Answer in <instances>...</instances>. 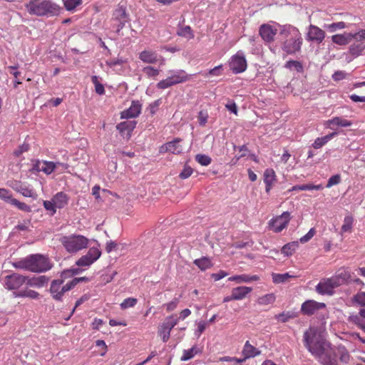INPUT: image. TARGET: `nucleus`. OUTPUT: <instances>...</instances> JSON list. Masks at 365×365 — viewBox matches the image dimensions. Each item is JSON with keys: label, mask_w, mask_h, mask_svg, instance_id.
<instances>
[{"label": "nucleus", "mask_w": 365, "mask_h": 365, "mask_svg": "<svg viewBox=\"0 0 365 365\" xmlns=\"http://www.w3.org/2000/svg\"><path fill=\"white\" fill-rule=\"evenodd\" d=\"M337 135L336 132L331 133L325 136H323L322 138H317L314 143L312 144V146L315 149H319L322 148L323 145H324L329 140L332 139L334 136Z\"/></svg>", "instance_id": "32"}, {"label": "nucleus", "mask_w": 365, "mask_h": 365, "mask_svg": "<svg viewBox=\"0 0 365 365\" xmlns=\"http://www.w3.org/2000/svg\"><path fill=\"white\" fill-rule=\"evenodd\" d=\"M48 282V278L46 276H39L29 277H26V284L29 287L41 288L43 287Z\"/></svg>", "instance_id": "26"}, {"label": "nucleus", "mask_w": 365, "mask_h": 365, "mask_svg": "<svg viewBox=\"0 0 365 365\" xmlns=\"http://www.w3.org/2000/svg\"><path fill=\"white\" fill-rule=\"evenodd\" d=\"M349 36H350L351 41L355 39L357 41H365V29L355 34L349 33Z\"/></svg>", "instance_id": "54"}, {"label": "nucleus", "mask_w": 365, "mask_h": 365, "mask_svg": "<svg viewBox=\"0 0 365 365\" xmlns=\"http://www.w3.org/2000/svg\"><path fill=\"white\" fill-rule=\"evenodd\" d=\"M101 255V251L98 247H91L85 256L92 262H95L100 258Z\"/></svg>", "instance_id": "43"}, {"label": "nucleus", "mask_w": 365, "mask_h": 365, "mask_svg": "<svg viewBox=\"0 0 365 365\" xmlns=\"http://www.w3.org/2000/svg\"><path fill=\"white\" fill-rule=\"evenodd\" d=\"M200 353H202V349H199L197 346H193L189 349L183 350L180 360L182 361H188L192 359L197 354Z\"/></svg>", "instance_id": "30"}, {"label": "nucleus", "mask_w": 365, "mask_h": 365, "mask_svg": "<svg viewBox=\"0 0 365 365\" xmlns=\"http://www.w3.org/2000/svg\"><path fill=\"white\" fill-rule=\"evenodd\" d=\"M279 42L282 50L287 55L299 53L303 38L299 30L290 24L279 26Z\"/></svg>", "instance_id": "2"}, {"label": "nucleus", "mask_w": 365, "mask_h": 365, "mask_svg": "<svg viewBox=\"0 0 365 365\" xmlns=\"http://www.w3.org/2000/svg\"><path fill=\"white\" fill-rule=\"evenodd\" d=\"M70 272H72L73 274L78 273L77 269L66 270L62 272L61 278ZM72 289L73 288L69 282L64 284V280L63 279H53L51 282L49 292L53 299L57 302H62L65 293Z\"/></svg>", "instance_id": "5"}, {"label": "nucleus", "mask_w": 365, "mask_h": 365, "mask_svg": "<svg viewBox=\"0 0 365 365\" xmlns=\"http://www.w3.org/2000/svg\"><path fill=\"white\" fill-rule=\"evenodd\" d=\"M26 8L30 14L36 16H53L59 11V6L50 0H32Z\"/></svg>", "instance_id": "4"}, {"label": "nucleus", "mask_w": 365, "mask_h": 365, "mask_svg": "<svg viewBox=\"0 0 365 365\" xmlns=\"http://www.w3.org/2000/svg\"><path fill=\"white\" fill-rule=\"evenodd\" d=\"M92 264H93L92 260L88 259L85 255H83L76 262V264L78 267H88Z\"/></svg>", "instance_id": "64"}, {"label": "nucleus", "mask_w": 365, "mask_h": 365, "mask_svg": "<svg viewBox=\"0 0 365 365\" xmlns=\"http://www.w3.org/2000/svg\"><path fill=\"white\" fill-rule=\"evenodd\" d=\"M179 304V299L175 298L171 302L166 303L163 305L165 307L168 312H170L175 310Z\"/></svg>", "instance_id": "57"}, {"label": "nucleus", "mask_w": 365, "mask_h": 365, "mask_svg": "<svg viewBox=\"0 0 365 365\" xmlns=\"http://www.w3.org/2000/svg\"><path fill=\"white\" fill-rule=\"evenodd\" d=\"M322 189H323V186L321 184L317 185H314L312 184H304V185H294V186L292 187V188H290L288 191L291 192V191H294V190H322Z\"/></svg>", "instance_id": "35"}, {"label": "nucleus", "mask_w": 365, "mask_h": 365, "mask_svg": "<svg viewBox=\"0 0 365 365\" xmlns=\"http://www.w3.org/2000/svg\"><path fill=\"white\" fill-rule=\"evenodd\" d=\"M142 106L139 101H133L130 108L122 111L120 113V118L128 119L136 118L141 112Z\"/></svg>", "instance_id": "21"}, {"label": "nucleus", "mask_w": 365, "mask_h": 365, "mask_svg": "<svg viewBox=\"0 0 365 365\" xmlns=\"http://www.w3.org/2000/svg\"><path fill=\"white\" fill-rule=\"evenodd\" d=\"M59 241L69 253H76L86 248L89 242L87 237L81 235L63 236Z\"/></svg>", "instance_id": "6"}, {"label": "nucleus", "mask_w": 365, "mask_h": 365, "mask_svg": "<svg viewBox=\"0 0 365 365\" xmlns=\"http://www.w3.org/2000/svg\"><path fill=\"white\" fill-rule=\"evenodd\" d=\"M277 176L272 169H266L264 173V182L265 184V190L269 192L274 182L277 180Z\"/></svg>", "instance_id": "24"}, {"label": "nucleus", "mask_w": 365, "mask_h": 365, "mask_svg": "<svg viewBox=\"0 0 365 365\" xmlns=\"http://www.w3.org/2000/svg\"><path fill=\"white\" fill-rule=\"evenodd\" d=\"M338 287L332 277L324 279L316 286L317 293L324 295H332L335 288Z\"/></svg>", "instance_id": "17"}, {"label": "nucleus", "mask_w": 365, "mask_h": 365, "mask_svg": "<svg viewBox=\"0 0 365 365\" xmlns=\"http://www.w3.org/2000/svg\"><path fill=\"white\" fill-rule=\"evenodd\" d=\"M178 323V319L174 315L167 317L164 322L158 327V335L161 337L163 342H167L170 336L172 329Z\"/></svg>", "instance_id": "9"}, {"label": "nucleus", "mask_w": 365, "mask_h": 365, "mask_svg": "<svg viewBox=\"0 0 365 365\" xmlns=\"http://www.w3.org/2000/svg\"><path fill=\"white\" fill-rule=\"evenodd\" d=\"M12 195L10 191L5 188H0V199L9 202L11 198Z\"/></svg>", "instance_id": "61"}, {"label": "nucleus", "mask_w": 365, "mask_h": 365, "mask_svg": "<svg viewBox=\"0 0 365 365\" xmlns=\"http://www.w3.org/2000/svg\"><path fill=\"white\" fill-rule=\"evenodd\" d=\"M91 81L95 86L96 92L99 95H103L105 93V88L103 85L98 81V76H93Z\"/></svg>", "instance_id": "48"}, {"label": "nucleus", "mask_w": 365, "mask_h": 365, "mask_svg": "<svg viewBox=\"0 0 365 365\" xmlns=\"http://www.w3.org/2000/svg\"><path fill=\"white\" fill-rule=\"evenodd\" d=\"M230 70L237 74L244 72L247 69V61L242 52L238 51L232 56L229 63Z\"/></svg>", "instance_id": "13"}, {"label": "nucleus", "mask_w": 365, "mask_h": 365, "mask_svg": "<svg viewBox=\"0 0 365 365\" xmlns=\"http://www.w3.org/2000/svg\"><path fill=\"white\" fill-rule=\"evenodd\" d=\"M259 277L257 275H247V274H241V275H235L233 277H230L228 280L229 281H236L238 283L241 282H250L252 281H257Z\"/></svg>", "instance_id": "33"}, {"label": "nucleus", "mask_w": 365, "mask_h": 365, "mask_svg": "<svg viewBox=\"0 0 365 365\" xmlns=\"http://www.w3.org/2000/svg\"><path fill=\"white\" fill-rule=\"evenodd\" d=\"M89 299V296L88 294H83L81 296L76 302L74 308L72 309L71 315L67 318V319H69L71 316L75 312L76 309L79 307L81 304H82L83 302Z\"/></svg>", "instance_id": "63"}, {"label": "nucleus", "mask_w": 365, "mask_h": 365, "mask_svg": "<svg viewBox=\"0 0 365 365\" xmlns=\"http://www.w3.org/2000/svg\"><path fill=\"white\" fill-rule=\"evenodd\" d=\"M354 222V217L349 215H346L344 219L343 225L341 227V232H351Z\"/></svg>", "instance_id": "39"}, {"label": "nucleus", "mask_w": 365, "mask_h": 365, "mask_svg": "<svg viewBox=\"0 0 365 365\" xmlns=\"http://www.w3.org/2000/svg\"><path fill=\"white\" fill-rule=\"evenodd\" d=\"M9 203L16 207L19 210L21 211H24L26 212H30L31 211V208L29 205H28L25 202H20L19 200H18L16 198H14L13 197H11V198L10 199Z\"/></svg>", "instance_id": "40"}, {"label": "nucleus", "mask_w": 365, "mask_h": 365, "mask_svg": "<svg viewBox=\"0 0 365 365\" xmlns=\"http://www.w3.org/2000/svg\"><path fill=\"white\" fill-rule=\"evenodd\" d=\"M160 58L156 51L149 49L143 50L139 53V59L148 64L156 63Z\"/></svg>", "instance_id": "22"}, {"label": "nucleus", "mask_w": 365, "mask_h": 365, "mask_svg": "<svg viewBox=\"0 0 365 365\" xmlns=\"http://www.w3.org/2000/svg\"><path fill=\"white\" fill-rule=\"evenodd\" d=\"M43 204L46 210L51 212V215H54L56 212V207L53 199L51 200H44Z\"/></svg>", "instance_id": "55"}, {"label": "nucleus", "mask_w": 365, "mask_h": 365, "mask_svg": "<svg viewBox=\"0 0 365 365\" xmlns=\"http://www.w3.org/2000/svg\"><path fill=\"white\" fill-rule=\"evenodd\" d=\"M137 299L134 297H128L125 299L120 304V308L126 309L130 307H133L137 304Z\"/></svg>", "instance_id": "49"}, {"label": "nucleus", "mask_w": 365, "mask_h": 365, "mask_svg": "<svg viewBox=\"0 0 365 365\" xmlns=\"http://www.w3.org/2000/svg\"><path fill=\"white\" fill-rule=\"evenodd\" d=\"M297 317V314L291 311L288 312H283L279 314H276L274 316V318L278 320L279 322H281L282 323H285L288 322L291 319H294Z\"/></svg>", "instance_id": "37"}, {"label": "nucleus", "mask_w": 365, "mask_h": 365, "mask_svg": "<svg viewBox=\"0 0 365 365\" xmlns=\"http://www.w3.org/2000/svg\"><path fill=\"white\" fill-rule=\"evenodd\" d=\"M57 165H61L65 169L68 168V165L67 164H63L60 163H54L51 161H43V166L41 168L42 172H43L46 175H50L52 173Z\"/></svg>", "instance_id": "29"}, {"label": "nucleus", "mask_w": 365, "mask_h": 365, "mask_svg": "<svg viewBox=\"0 0 365 365\" xmlns=\"http://www.w3.org/2000/svg\"><path fill=\"white\" fill-rule=\"evenodd\" d=\"M192 172H193V170L190 166L185 165L183 168V170L180 173L179 177L181 179H186V178H189L192 174Z\"/></svg>", "instance_id": "62"}, {"label": "nucleus", "mask_w": 365, "mask_h": 365, "mask_svg": "<svg viewBox=\"0 0 365 365\" xmlns=\"http://www.w3.org/2000/svg\"><path fill=\"white\" fill-rule=\"evenodd\" d=\"M143 73L149 78L156 77L159 75L160 71L153 66H148L143 68Z\"/></svg>", "instance_id": "53"}, {"label": "nucleus", "mask_w": 365, "mask_h": 365, "mask_svg": "<svg viewBox=\"0 0 365 365\" xmlns=\"http://www.w3.org/2000/svg\"><path fill=\"white\" fill-rule=\"evenodd\" d=\"M8 185L16 192L21 193L24 197L36 199L38 196L31 186L26 185L21 181H9Z\"/></svg>", "instance_id": "11"}, {"label": "nucleus", "mask_w": 365, "mask_h": 365, "mask_svg": "<svg viewBox=\"0 0 365 365\" xmlns=\"http://www.w3.org/2000/svg\"><path fill=\"white\" fill-rule=\"evenodd\" d=\"M52 199L56 208L61 209L68 205L69 197L65 192H58L52 197Z\"/></svg>", "instance_id": "28"}, {"label": "nucleus", "mask_w": 365, "mask_h": 365, "mask_svg": "<svg viewBox=\"0 0 365 365\" xmlns=\"http://www.w3.org/2000/svg\"><path fill=\"white\" fill-rule=\"evenodd\" d=\"M326 304L323 302L309 299L302 303L301 312L304 315L312 316L318 312L319 310L324 309Z\"/></svg>", "instance_id": "15"}, {"label": "nucleus", "mask_w": 365, "mask_h": 365, "mask_svg": "<svg viewBox=\"0 0 365 365\" xmlns=\"http://www.w3.org/2000/svg\"><path fill=\"white\" fill-rule=\"evenodd\" d=\"M29 149V145L28 143H24L22 145H19L14 151V155L16 157H19L21 154L25 152H27Z\"/></svg>", "instance_id": "58"}, {"label": "nucleus", "mask_w": 365, "mask_h": 365, "mask_svg": "<svg viewBox=\"0 0 365 365\" xmlns=\"http://www.w3.org/2000/svg\"><path fill=\"white\" fill-rule=\"evenodd\" d=\"M331 41L334 43L339 46H345L351 41L349 33L343 34H335L331 36Z\"/></svg>", "instance_id": "31"}, {"label": "nucleus", "mask_w": 365, "mask_h": 365, "mask_svg": "<svg viewBox=\"0 0 365 365\" xmlns=\"http://www.w3.org/2000/svg\"><path fill=\"white\" fill-rule=\"evenodd\" d=\"M290 220V213L284 212L282 215L273 217L269 221V229L276 233L280 232L287 227Z\"/></svg>", "instance_id": "10"}, {"label": "nucleus", "mask_w": 365, "mask_h": 365, "mask_svg": "<svg viewBox=\"0 0 365 365\" xmlns=\"http://www.w3.org/2000/svg\"><path fill=\"white\" fill-rule=\"evenodd\" d=\"M303 341L307 350L322 365H338L336 351L314 327L304 331Z\"/></svg>", "instance_id": "1"}, {"label": "nucleus", "mask_w": 365, "mask_h": 365, "mask_svg": "<svg viewBox=\"0 0 365 365\" xmlns=\"http://www.w3.org/2000/svg\"><path fill=\"white\" fill-rule=\"evenodd\" d=\"M298 242H292L286 244L282 248V253L286 256L292 255L296 250L298 248Z\"/></svg>", "instance_id": "38"}, {"label": "nucleus", "mask_w": 365, "mask_h": 365, "mask_svg": "<svg viewBox=\"0 0 365 365\" xmlns=\"http://www.w3.org/2000/svg\"><path fill=\"white\" fill-rule=\"evenodd\" d=\"M252 291V289L249 287H237L232 289V298L235 300H242Z\"/></svg>", "instance_id": "27"}, {"label": "nucleus", "mask_w": 365, "mask_h": 365, "mask_svg": "<svg viewBox=\"0 0 365 365\" xmlns=\"http://www.w3.org/2000/svg\"><path fill=\"white\" fill-rule=\"evenodd\" d=\"M326 124L329 128L333 129L334 126L349 127L352 125V122L341 117H333L328 120Z\"/></svg>", "instance_id": "25"}, {"label": "nucleus", "mask_w": 365, "mask_h": 365, "mask_svg": "<svg viewBox=\"0 0 365 365\" xmlns=\"http://www.w3.org/2000/svg\"><path fill=\"white\" fill-rule=\"evenodd\" d=\"M352 275L350 268L342 267L339 268L335 273L334 276H332V279L334 282H336V284L337 287H339L343 284H348L352 281Z\"/></svg>", "instance_id": "14"}, {"label": "nucleus", "mask_w": 365, "mask_h": 365, "mask_svg": "<svg viewBox=\"0 0 365 365\" xmlns=\"http://www.w3.org/2000/svg\"><path fill=\"white\" fill-rule=\"evenodd\" d=\"M193 263L201 270L205 271L212 266L211 259L207 257H202L194 260Z\"/></svg>", "instance_id": "34"}, {"label": "nucleus", "mask_w": 365, "mask_h": 365, "mask_svg": "<svg viewBox=\"0 0 365 365\" xmlns=\"http://www.w3.org/2000/svg\"><path fill=\"white\" fill-rule=\"evenodd\" d=\"M181 139L175 138L173 141L166 143L160 146L159 152L160 153H170L179 155L182 153V145L180 144Z\"/></svg>", "instance_id": "18"}, {"label": "nucleus", "mask_w": 365, "mask_h": 365, "mask_svg": "<svg viewBox=\"0 0 365 365\" xmlns=\"http://www.w3.org/2000/svg\"><path fill=\"white\" fill-rule=\"evenodd\" d=\"M137 122L135 120L123 121L116 125L117 130L119 133L129 140L131 137L132 132L136 126Z\"/></svg>", "instance_id": "20"}, {"label": "nucleus", "mask_w": 365, "mask_h": 365, "mask_svg": "<svg viewBox=\"0 0 365 365\" xmlns=\"http://www.w3.org/2000/svg\"><path fill=\"white\" fill-rule=\"evenodd\" d=\"M113 19L116 20L118 22L117 26V32H119L125 25V24L129 20V15L126 12L125 7L123 6H118L114 11L113 14Z\"/></svg>", "instance_id": "19"}, {"label": "nucleus", "mask_w": 365, "mask_h": 365, "mask_svg": "<svg viewBox=\"0 0 365 365\" xmlns=\"http://www.w3.org/2000/svg\"><path fill=\"white\" fill-rule=\"evenodd\" d=\"M26 276L19 273H13L4 277V284L6 289L14 290L19 289L23 284H26Z\"/></svg>", "instance_id": "12"}, {"label": "nucleus", "mask_w": 365, "mask_h": 365, "mask_svg": "<svg viewBox=\"0 0 365 365\" xmlns=\"http://www.w3.org/2000/svg\"><path fill=\"white\" fill-rule=\"evenodd\" d=\"M331 77L334 81H339L346 78L347 73L344 71H336L332 74Z\"/></svg>", "instance_id": "60"}, {"label": "nucleus", "mask_w": 365, "mask_h": 365, "mask_svg": "<svg viewBox=\"0 0 365 365\" xmlns=\"http://www.w3.org/2000/svg\"><path fill=\"white\" fill-rule=\"evenodd\" d=\"M354 304L365 307V292H359L351 299Z\"/></svg>", "instance_id": "47"}, {"label": "nucleus", "mask_w": 365, "mask_h": 365, "mask_svg": "<svg viewBox=\"0 0 365 365\" xmlns=\"http://www.w3.org/2000/svg\"><path fill=\"white\" fill-rule=\"evenodd\" d=\"M348 322L356 325L365 333V319L357 316L350 315L348 318Z\"/></svg>", "instance_id": "44"}, {"label": "nucleus", "mask_w": 365, "mask_h": 365, "mask_svg": "<svg viewBox=\"0 0 365 365\" xmlns=\"http://www.w3.org/2000/svg\"><path fill=\"white\" fill-rule=\"evenodd\" d=\"M197 119L201 126L205 125L208 119V113L206 110H200L198 113Z\"/></svg>", "instance_id": "56"}, {"label": "nucleus", "mask_w": 365, "mask_h": 365, "mask_svg": "<svg viewBox=\"0 0 365 365\" xmlns=\"http://www.w3.org/2000/svg\"><path fill=\"white\" fill-rule=\"evenodd\" d=\"M285 67L289 69L294 68L298 72H301L303 70L302 63L294 60L288 61L285 64Z\"/></svg>", "instance_id": "51"}, {"label": "nucleus", "mask_w": 365, "mask_h": 365, "mask_svg": "<svg viewBox=\"0 0 365 365\" xmlns=\"http://www.w3.org/2000/svg\"><path fill=\"white\" fill-rule=\"evenodd\" d=\"M189 79L188 75L183 70L175 71L173 75L159 81L157 83V88L159 89H165L174 85L186 82Z\"/></svg>", "instance_id": "7"}, {"label": "nucleus", "mask_w": 365, "mask_h": 365, "mask_svg": "<svg viewBox=\"0 0 365 365\" xmlns=\"http://www.w3.org/2000/svg\"><path fill=\"white\" fill-rule=\"evenodd\" d=\"M326 34L324 30L317 26L310 24L307 28L306 39L307 41L321 43L325 38Z\"/></svg>", "instance_id": "16"}, {"label": "nucleus", "mask_w": 365, "mask_h": 365, "mask_svg": "<svg viewBox=\"0 0 365 365\" xmlns=\"http://www.w3.org/2000/svg\"><path fill=\"white\" fill-rule=\"evenodd\" d=\"M324 27L327 29H328L329 31L333 33L336 31L337 30H341L347 28L348 26L344 21H339L325 25Z\"/></svg>", "instance_id": "45"}, {"label": "nucleus", "mask_w": 365, "mask_h": 365, "mask_svg": "<svg viewBox=\"0 0 365 365\" xmlns=\"http://www.w3.org/2000/svg\"><path fill=\"white\" fill-rule=\"evenodd\" d=\"M63 4L67 11L73 12L82 4V0H63Z\"/></svg>", "instance_id": "41"}, {"label": "nucleus", "mask_w": 365, "mask_h": 365, "mask_svg": "<svg viewBox=\"0 0 365 365\" xmlns=\"http://www.w3.org/2000/svg\"><path fill=\"white\" fill-rule=\"evenodd\" d=\"M340 182H341V175L339 174L332 175L329 179L326 187L329 188L334 185L339 184Z\"/></svg>", "instance_id": "59"}, {"label": "nucleus", "mask_w": 365, "mask_h": 365, "mask_svg": "<svg viewBox=\"0 0 365 365\" xmlns=\"http://www.w3.org/2000/svg\"><path fill=\"white\" fill-rule=\"evenodd\" d=\"M16 297H28L32 299H37L40 297V294L34 291L33 289H24L20 291L17 294Z\"/></svg>", "instance_id": "42"}, {"label": "nucleus", "mask_w": 365, "mask_h": 365, "mask_svg": "<svg viewBox=\"0 0 365 365\" xmlns=\"http://www.w3.org/2000/svg\"><path fill=\"white\" fill-rule=\"evenodd\" d=\"M261 354V351L252 346L249 341H247L243 346L242 354L243 358L239 360L238 362H244L247 359L254 358Z\"/></svg>", "instance_id": "23"}, {"label": "nucleus", "mask_w": 365, "mask_h": 365, "mask_svg": "<svg viewBox=\"0 0 365 365\" xmlns=\"http://www.w3.org/2000/svg\"><path fill=\"white\" fill-rule=\"evenodd\" d=\"M177 34L187 39H192L195 36L190 26H180L177 31Z\"/></svg>", "instance_id": "36"}, {"label": "nucleus", "mask_w": 365, "mask_h": 365, "mask_svg": "<svg viewBox=\"0 0 365 365\" xmlns=\"http://www.w3.org/2000/svg\"><path fill=\"white\" fill-rule=\"evenodd\" d=\"M291 276L288 273L285 274H272V280L274 283L279 284L286 282Z\"/></svg>", "instance_id": "52"}, {"label": "nucleus", "mask_w": 365, "mask_h": 365, "mask_svg": "<svg viewBox=\"0 0 365 365\" xmlns=\"http://www.w3.org/2000/svg\"><path fill=\"white\" fill-rule=\"evenodd\" d=\"M282 26L279 24H263L259 28V35L265 43H273L277 34H279V26Z\"/></svg>", "instance_id": "8"}, {"label": "nucleus", "mask_w": 365, "mask_h": 365, "mask_svg": "<svg viewBox=\"0 0 365 365\" xmlns=\"http://www.w3.org/2000/svg\"><path fill=\"white\" fill-rule=\"evenodd\" d=\"M14 267L32 272H45L51 269L52 264L48 257L40 254L29 255L13 263Z\"/></svg>", "instance_id": "3"}, {"label": "nucleus", "mask_w": 365, "mask_h": 365, "mask_svg": "<svg viewBox=\"0 0 365 365\" xmlns=\"http://www.w3.org/2000/svg\"><path fill=\"white\" fill-rule=\"evenodd\" d=\"M195 160L203 166H207L211 163V158L207 155L197 154L195 155Z\"/></svg>", "instance_id": "50"}, {"label": "nucleus", "mask_w": 365, "mask_h": 365, "mask_svg": "<svg viewBox=\"0 0 365 365\" xmlns=\"http://www.w3.org/2000/svg\"><path fill=\"white\" fill-rule=\"evenodd\" d=\"M275 296L274 294H267L257 299V302L261 305H268L272 304L275 301Z\"/></svg>", "instance_id": "46"}]
</instances>
